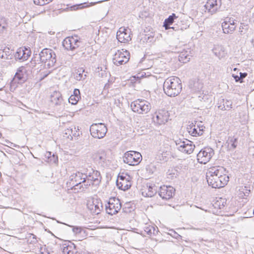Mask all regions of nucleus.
Returning a JSON list of instances; mask_svg holds the SVG:
<instances>
[{"label": "nucleus", "instance_id": "nucleus-1", "mask_svg": "<svg viewBox=\"0 0 254 254\" xmlns=\"http://www.w3.org/2000/svg\"><path fill=\"white\" fill-rule=\"evenodd\" d=\"M101 180L100 172L91 166L83 168L70 176V184L75 190L87 189L91 185L97 186Z\"/></svg>", "mask_w": 254, "mask_h": 254}, {"label": "nucleus", "instance_id": "nucleus-2", "mask_svg": "<svg viewBox=\"0 0 254 254\" xmlns=\"http://www.w3.org/2000/svg\"><path fill=\"white\" fill-rule=\"evenodd\" d=\"M225 172L226 170L223 167L214 166L209 168L206 173L208 185L215 189L224 187L227 184L229 179Z\"/></svg>", "mask_w": 254, "mask_h": 254}, {"label": "nucleus", "instance_id": "nucleus-3", "mask_svg": "<svg viewBox=\"0 0 254 254\" xmlns=\"http://www.w3.org/2000/svg\"><path fill=\"white\" fill-rule=\"evenodd\" d=\"M182 89L181 80L173 76L167 78L163 84V90L168 96L175 97L180 94Z\"/></svg>", "mask_w": 254, "mask_h": 254}, {"label": "nucleus", "instance_id": "nucleus-4", "mask_svg": "<svg viewBox=\"0 0 254 254\" xmlns=\"http://www.w3.org/2000/svg\"><path fill=\"white\" fill-rule=\"evenodd\" d=\"M37 59H39L38 64H44V67L47 68L53 67L57 61L55 53L48 48L43 49L37 56Z\"/></svg>", "mask_w": 254, "mask_h": 254}, {"label": "nucleus", "instance_id": "nucleus-5", "mask_svg": "<svg viewBox=\"0 0 254 254\" xmlns=\"http://www.w3.org/2000/svg\"><path fill=\"white\" fill-rule=\"evenodd\" d=\"M130 108L133 112L139 114H147L151 109L150 103L143 99H137L131 102Z\"/></svg>", "mask_w": 254, "mask_h": 254}, {"label": "nucleus", "instance_id": "nucleus-6", "mask_svg": "<svg viewBox=\"0 0 254 254\" xmlns=\"http://www.w3.org/2000/svg\"><path fill=\"white\" fill-rule=\"evenodd\" d=\"M142 160L141 154L135 151L126 152L123 156L124 162L130 166L138 165Z\"/></svg>", "mask_w": 254, "mask_h": 254}, {"label": "nucleus", "instance_id": "nucleus-7", "mask_svg": "<svg viewBox=\"0 0 254 254\" xmlns=\"http://www.w3.org/2000/svg\"><path fill=\"white\" fill-rule=\"evenodd\" d=\"M90 131L91 135L94 138L99 139L103 138L107 132L106 126L102 123L93 124L90 127Z\"/></svg>", "mask_w": 254, "mask_h": 254}, {"label": "nucleus", "instance_id": "nucleus-8", "mask_svg": "<svg viewBox=\"0 0 254 254\" xmlns=\"http://www.w3.org/2000/svg\"><path fill=\"white\" fill-rule=\"evenodd\" d=\"M122 207L120 200L116 197L110 198L105 205V209L108 214L113 215L117 213Z\"/></svg>", "mask_w": 254, "mask_h": 254}, {"label": "nucleus", "instance_id": "nucleus-9", "mask_svg": "<svg viewBox=\"0 0 254 254\" xmlns=\"http://www.w3.org/2000/svg\"><path fill=\"white\" fill-rule=\"evenodd\" d=\"M129 53L126 50H118L114 56L113 63L117 66L124 64L128 62L129 59Z\"/></svg>", "mask_w": 254, "mask_h": 254}, {"label": "nucleus", "instance_id": "nucleus-10", "mask_svg": "<svg viewBox=\"0 0 254 254\" xmlns=\"http://www.w3.org/2000/svg\"><path fill=\"white\" fill-rule=\"evenodd\" d=\"M214 154V150L210 147H204L197 154V160L200 164L208 162Z\"/></svg>", "mask_w": 254, "mask_h": 254}, {"label": "nucleus", "instance_id": "nucleus-11", "mask_svg": "<svg viewBox=\"0 0 254 254\" xmlns=\"http://www.w3.org/2000/svg\"><path fill=\"white\" fill-rule=\"evenodd\" d=\"M81 41L77 36L65 38L63 42V45L67 50L73 51L80 46Z\"/></svg>", "mask_w": 254, "mask_h": 254}, {"label": "nucleus", "instance_id": "nucleus-12", "mask_svg": "<svg viewBox=\"0 0 254 254\" xmlns=\"http://www.w3.org/2000/svg\"><path fill=\"white\" fill-rule=\"evenodd\" d=\"M28 70L29 69L26 66H21L17 69L13 80L11 82V91H12V85L15 82L19 81H25L27 79L28 74Z\"/></svg>", "mask_w": 254, "mask_h": 254}, {"label": "nucleus", "instance_id": "nucleus-13", "mask_svg": "<svg viewBox=\"0 0 254 254\" xmlns=\"http://www.w3.org/2000/svg\"><path fill=\"white\" fill-rule=\"evenodd\" d=\"M221 5V0H207L204 5V11L212 15L215 13Z\"/></svg>", "mask_w": 254, "mask_h": 254}, {"label": "nucleus", "instance_id": "nucleus-14", "mask_svg": "<svg viewBox=\"0 0 254 254\" xmlns=\"http://www.w3.org/2000/svg\"><path fill=\"white\" fill-rule=\"evenodd\" d=\"M191 143L189 140L187 141L180 140L176 142L177 148L179 151L189 154L193 152L195 147L194 145H192Z\"/></svg>", "mask_w": 254, "mask_h": 254}, {"label": "nucleus", "instance_id": "nucleus-15", "mask_svg": "<svg viewBox=\"0 0 254 254\" xmlns=\"http://www.w3.org/2000/svg\"><path fill=\"white\" fill-rule=\"evenodd\" d=\"M130 30L121 27L117 33V38L121 43H127L131 40Z\"/></svg>", "mask_w": 254, "mask_h": 254}, {"label": "nucleus", "instance_id": "nucleus-16", "mask_svg": "<svg viewBox=\"0 0 254 254\" xmlns=\"http://www.w3.org/2000/svg\"><path fill=\"white\" fill-rule=\"evenodd\" d=\"M237 21L233 18H229L222 23V28L225 34H231L237 27Z\"/></svg>", "mask_w": 254, "mask_h": 254}, {"label": "nucleus", "instance_id": "nucleus-17", "mask_svg": "<svg viewBox=\"0 0 254 254\" xmlns=\"http://www.w3.org/2000/svg\"><path fill=\"white\" fill-rule=\"evenodd\" d=\"M117 185L120 190L124 191L128 190L131 186L130 176H119L117 181Z\"/></svg>", "mask_w": 254, "mask_h": 254}, {"label": "nucleus", "instance_id": "nucleus-18", "mask_svg": "<svg viewBox=\"0 0 254 254\" xmlns=\"http://www.w3.org/2000/svg\"><path fill=\"white\" fill-rule=\"evenodd\" d=\"M87 207L91 213L93 214H98L103 209L102 203L101 200L93 199L91 202H88Z\"/></svg>", "mask_w": 254, "mask_h": 254}, {"label": "nucleus", "instance_id": "nucleus-19", "mask_svg": "<svg viewBox=\"0 0 254 254\" xmlns=\"http://www.w3.org/2000/svg\"><path fill=\"white\" fill-rule=\"evenodd\" d=\"M175 189L171 186L161 187L159 191V194L164 199H169L175 194Z\"/></svg>", "mask_w": 254, "mask_h": 254}, {"label": "nucleus", "instance_id": "nucleus-20", "mask_svg": "<svg viewBox=\"0 0 254 254\" xmlns=\"http://www.w3.org/2000/svg\"><path fill=\"white\" fill-rule=\"evenodd\" d=\"M31 51L29 48L21 47L17 50L15 54L14 57L16 59L24 61L28 59L31 55Z\"/></svg>", "mask_w": 254, "mask_h": 254}, {"label": "nucleus", "instance_id": "nucleus-21", "mask_svg": "<svg viewBox=\"0 0 254 254\" xmlns=\"http://www.w3.org/2000/svg\"><path fill=\"white\" fill-rule=\"evenodd\" d=\"M156 122L159 125L165 124L168 122L169 118V114L167 111L161 110L155 113Z\"/></svg>", "mask_w": 254, "mask_h": 254}, {"label": "nucleus", "instance_id": "nucleus-22", "mask_svg": "<svg viewBox=\"0 0 254 254\" xmlns=\"http://www.w3.org/2000/svg\"><path fill=\"white\" fill-rule=\"evenodd\" d=\"M191 52L190 49H184L181 52L179 56V60L180 62L186 63L188 62L192 57Z\"/></svg>", "mask_w": 254, "mask_h": 254}, {"label": "nucleus", "instance_id": "nucleus-23", "mask_svg": "<svg viewBox=\"0 0 254 254\" xmlns=\"http://www.w3.org/2000/svg\"><path fill=\"white\" fill-rule=\"evenodd\" d=\"M170 155V152L167 150L162 151L160 150L158 152L155 159L158 162H166L169 160Z\"/></svg>", "mask_w": 254, "mask_h": 254}, {"label": "nucleus", "instance_id": "nucleus-24", "mask_svg": "<svg viewBox=\"0 0 254 254\" xmlns=\"http://www.w3.org/2000/svg\"><path fill=\"white\" fill-rule=\"evenodd\" d=\"M51 101L56 106H61L63 104V99L60 92L55 91L51 96Z\"/></svg>", "mask_w": 254, "mask_h": 254}, {"label": "nucleus", "instance_id": "nucleus-25", "mask_svg": "<svg viewBox=\"0 0 254 254\" xmlns=\"http://www.w3.org/2000/svg\"><path fill=\"white\" fill-rule=\"evenodd\" d=\"M45 249L46 250L47 254H50L51 253H55L59 246L57 245L55 240L51 239L47 245H45Z\"/></svg>", "mask_w": 254, "mask_h": 254}, {"label": "nucleus", "instance_id": "nucleus-26", "mask_svg": "<svg viewBox=\"0 0 254 254\" xmlns=\"http://www.w3.org/2000/svg\"><path fill=\"white\" fill-rule=\"evenodd\" d=\"M178 17L175 14L173 13L170 15L167 18H166L163 23V26L165 27L166 30L170 29L171 25H173L175 22V19H177Z\"/></svg>", "mask_w": 254, "mask_h": 254}, {"label": "nucleus", "instance_id": "nucleus-27", "mask_svg": "<svg viewBox=\"0 0 254 254\" xmlns=\"http://www.w3.org/2000/svg\"><path fill=\"white\" fill-rule=\"evenodd\" d=\"M213 54L219 59L224 57L225 55V52L224 49L221 46H215L212 49Z\"/></svg>", "mask_w": 254, "mask_h": 254}, {"label": "nucleus", "instance_id": "nucleus-28", "mask_svg": "<svg viewBox=\"0 0 254 254\" xmlns=\"http://www.w3.org/2000/svg\"><path fill=\"white\" fill-rule=\"evenodd\" d=\"M188 132L192 136H196L197 135H200L202 134L201 130L199 128L198 130L197 128L195 127V126L192 123L187 127Z\"/></svg>", "mask_w": 254, "mask_h": 254}, {"label": "nucleus", "instance_id": "nucleus-29", "mask_svg": "<svg viewBox=\"0 0 254 254\" xmlns=\"http://www.w3.org/2000/svg\"><path fill=\"white\" fill-rule=\"evenodd\" d=\"M231 106L232 102L231 101L225 100L223 99L222 101H220V103H219L218 108L221 110H227L231 108Z\"/></svg>", "mask_w": 254, "mask_h": 254}, {"label": "nucleus", "instance_id": "nucleus-30", "mask_svg": "<svg viewBox=\"0 0 254 254\" xmlns=\"http://www.w3.org/2000/svg\"><path fill=\"white\" fill-rule=\"evenodd\" d=\"M227 143L230 150L235 149L238 145L237 138L230 137L227 141Z\"/></svg>", "mask_w": 254, "mask_h": 254}, {"label": "nucleus", "instance_id": "nucleus-31", "mask_svg": "<svg viewBox=\"0 0 254 254\" xmlns=\"http://www.w3.org/2000/svg\"><path fill=\"white\" fill-rule=\"evenodd\" d=\"M144 231L149 235H156L158 233V230L157 228L156 229L154 226L149 225L144 227Z\"/></svg>", "mask_w": 254, "mask_h": 254}, {"label": "nucleus", "instance_id": "nucleus-32", "mask_svg": "<svg viewBox=\"0 0 254 254\" xmlns=\"http://www.w3.org/2000/svg\"><path fill=\"white\" fill-rule=\"evenodd\" d=\"M95 159L97 161H99V163L101 164L104 163L106 159L105 152L104 151L98 152L96 154Z\"/></svg>", "mask_w": 254, "mask_h": 254}, {"label": "nucleus", "instance_id": "nucleus-33", "mask_svg": "<svg viewBox=\"0 0 254 254\" xmlns=\"http://www.w3.org/2000/svg\"><path fill=\"white\" fill-rule=\"evenodd\" d=\"M84 72V69L82 68H78L77 70L76 74L75 75V79L77 80L80 81L82 79H84L87 75L86 74L83 75V72Z\"/></svg>", "mask_w": 254, "mask_h": 254}, {"label": "nucleus", "instance_id": "nucleus-34", "mask_svg": "<svg viewBox=\"0 0 254 254\" xmlns=\"http://www.w3.org/2000/svg\"><path fill=\"white\" fill-rule=\"evenodd\" d=\"M37 54H34V57L32 58V60L30 61L29 63H28L26 66L29 69V68H34L36 67L37 63V62L39 61V59H37Z\"/></svg>", "mask_w": 254, "mask_h": 254}, {"label": "nucleus", "instance_id": "nucleus-35", "mask_svg": "<svg viewBox=\"0 0 254 254\" xmlns=\"http://www.w3.org/2000/svg\"><path fill=\"white\" fill-rule=\"evenodd\" d=\"M73 132V127H71L70 128H67L64 130V136L66 138L70 139V140L72 139V133Z\"/></svg>", "mask_w": 254, "mask_h": 254}, {"label": "nucleus", "instance_id": "nucleus-36", "mask_svg": "<svg viewBox=\"0 0 254 254\" xmlns=\"http://www.w3.org/2000/svg\"><path fill=\"white\" fill-rule=\"evenodd\" d=\"M62 253L63 254H74L72 247L70 246H64L62 248Z\"/></svg>", "mask_w": 254, "mask_h": 254}, {"label": "nucleus", "instance_id": "nucleus-37", "mask_svg": "<svg viewBox=\"0 0 254 254\" xmlns=\"http://www.w3.org/2000/svg\"><path fill=\"white\" fill-rule=\"evenodd\" d=\"M245 189H242L243 190H239V197H243L244 196H248L250 192V190L248 189L247 187H244Z\"/></svg>", "mask_w": 254, "mask_h": 254}, {"label": "nucleus", "instance_id": "nucleus-38", "mask_svg": "<svg viewBox=\"0 0 254 254\" xmlns=\"http://www.w3.org/2000/svg\"><path fill=\"white\" fill-rule=\"evenodd\" d=\"M148 191L146 193L148 197H152L156 193V190L152 187L149 186L148 188Z\"/></svg>", "mask_w": 254, "mask_h": 254}, {"label": "nucleus", "instance_id": "nucleus-39", "mask_svg": "<svg viewBox=\"0 0 254 254\" xmlns=\"http://www.w3.org/2000/svg\"><path fill=\"white\" fill-rule=\"evenodd\" d=\"M79 99L80 98H76V97L71 95L68 99V102L72 105H75L77 103Z\"/></svg>", "mask_w": 254, "mask_h": 254}, {"label": "nucleus", "instance_id": "nucleus-40", "mask_svg": "<svg viewBox=\"0 0 254 254\" xmlns=\"http://www.w3.org/2000/svg\"><path fill=\"white\" fill-rule=\"evenodd\" d=\"M48 159L49 161L51 163H57L58 162V157L54 154H53L52 156L49 157Z\"/></svg>", "mask_w": 254, "mask_h": 254}, {"label": "nucleus", "instance_id": "nucleus-41", "mask_svg": "<svg viewBox=\"0 0 254 254\" xmlns=\"http://www.w3.org/2000/svg\"><path fill=\"white\" fill-rule=\"evenodd\" d=\"M91 48H90V47H88L87 48V49H85V52H83L82 53V55H81V57L82 58H88L89 57V53H90V51L91 50Z\"/></svg>", "mask_w": 254, "mask_h": 254}, {"label": "nucleus", "instance_id": "nucleus-42", "mask_svg": "<svg viewBox=\"0 0 254 254\" xmlns=\"http://www.w3.org/2000/svg\"><path fill=\"white\" fill-rule=\"evenodd\" d=\"M178 176V172L176 170H172L171 172L168 174V178L173 179L176 178Z\"/></svg>", "mask_w": 254, "mask_h": 254}, {"label": "nucleus", "instance_id": "nucleus-43", "mask_svg": "<svg viewBox=\"0 0 254 254\" xmlns=\"http://www.w3.org/2000/svg\"><path fill=\"white\" fill-rule=\"evenodd\" d=\"M85 4H86V3H80V4H75V5H72V6H70L68 8H70V9L71 10H76V9H78L81 8L83 7L84 6H83V5Z\"/></svg>", "mask_w": 254, "mask_h": 254}, {"label": "nucleus", "instance_id": "nucleus-44", "mask_svg": "<svg viewBox=\"0 0 254 254\" xmlns=\"http://www.w3.org/2000/svg\"><path fill=\"white\" fill-rule=\"evenodd\" d=\"M224 199L220 198L219 200H217V202L215 203V204L218 205L219 206V209H222V207L225 206V205L224 204Z\"/></svg>", "mask_w": 254, "mask_h": 254}, {"label": "nucleus", "instance_id": "nucleus-45", "mask_svg": "<svg viewBox=\"0 0 254 254\" xmlns=\"http://www.w3.org/2000/svg\"><path fill=\"white\" fill-rule=\"evenodd\" d=\"M169 231L171 232V233H169V234L173 237L176 239H179L181 237V236L178 234L177 233H176L174 230L171 229Z\"/></svg>", "mask_w": 254, "mask_h": 254}, {"label": "nucleus", "instance_id": "nucleus-46", "mask_svg": "<svg viewBox=\"0 0 254 254\" xmlns=\"http://www.w3.org/2000/svg\"><path fill=\"white\" fill-rule=\"evenodd\" d=\"M170 29H173L175 31H183L184 30V27L182 26H179L177 25V26H175V25L173 26H171L170 27Z\"/></svg>", "mask_w": 254, "mask_h": 254}, {"label": "nucleus", "instance_id": "nucleus-47", "mask_svg": "<svg viewBox=\"0 0 254 254\" xmlns=\"http://www.w3.org/2000/svg\"><path fill=\"white\" fill-rule=\"evenodd\" d=\"M34 4L38 5H44L46 4L45 0H33Z\"/></svg>", "mask_w": 254, "mask_h": 254}, {"label": "nucleus", "instance_id": "nucleus-48", "mask_svg": "<svg viewBox=\"0 0 254 254\" xmlns=\"http://www.w3.org/2000/svg\"><path fill=\"white\" fill-rule=\"evenodd\" d=\"M5 81L3 80L2 78H0V91L2 90L3 89V88L5 87Z\"/></svg>", "mask_w": 254, "mask_h": 254}, {"label": "nucleus", "instance_id": "nucleus-49", "mask_svg": "<svg viewBox=\"0 0 254 254\" xmlns=\"http://www.w3.org/2000/svg\"><path fill=\"white\" fill-rule=\"evenodd\" d=\"M71 95L76 97V98H80L79 90L78 89H75L73 91V94Z\"/></svg>", "mask_w": 254, "mask_h": 254}, {"label": "nucleus", "instance_id": "nucleus-50", "mask_svg": "<svg viewBox=\"0 0 254 254\" xmlns=\"http://www.w3.org/2000/svg\"><path fill=\"white\" fill-rule=\"evenodd\" d=\"M240 76H239V82L242 83L243 82V79L245 78L247 76V73L246 72H240Z\"/></svg>", "mask_w": 254, "mask_h": 254}, {"label": "nucleus", "instance_id": "nucleus-51", "mask_svg": "<svg viewBox=\"0 0 254 254\" xmlns=\"http://www.w3.org/2000/svg\"><path fill=\"white\" fill-rule=\"evenodd\" d=\"M73 127V132H72V133L71 134L72 137L73 136H74V137L78 136L79 135V132H78L76 130V127Z\"/></svg>", "mask_w": 254, "mask_h": 254}, {"label": "nucleus", "instance_id": "nucleus-52", "mask_svg": "<svg viewBox=\"0 0 254 254\" xmlns=\"http://www.w3.org/2000/svg\"><path fill=\"white\" fill-rule=\"evenodd\" d=\"M32 238V240H31V243L36 244L38 242L37 240V238H36V235H35L33 234H31L30 236L29 237V238Z\"/></svg>", "mask_w": 254, "mask_h": 254}, {"label": "nucleus", "instance_id": "nucleus-53", "mask_svg": "<svg viewBox=\"0 0 254 254\" xmlns=\"http://www.w3.org/2000/svg\"><path fill=\"white\" fill-rule=\"evenodd\" d=\"M72 231L75 233H80L81 232V228L77 227H73Z\"/></svg>", "mask_w": 254, "mask_h": 254}, {"label": "nucleus", "instance_id": "nucleus-54", "mask_svg": "<svg viewBox=\"0 0 254 254\" xmlns=\"http://www.w3.org/2000/svg\"><path fill=\"white\" fill-rule=\"evenodd\" d=\"M5 29V27L4 25H2L1 23L0 22V34H1L3 32L4 30Z\"/></svg>", "mask_w": 254, "mask_h": 254}, {"label": "nucleus", "instance_id": "nucleus-55", "mask_svg": "<svg viewBox=\"0 0 254 254\" xmlns=\"http://www.w3.org/2000/svg\"><path fill=\"white\" fill-rule=\"evenodd\" d=\"M232 76L235 79L236 82H238V75L233 74Z\"/></svg>", "mask_w": 254, "mask_h": 254}, {"label": "nucleus", "instance_id": "nucleus-56", "mask_svg": "<svg viewBox=\"0 0 254 254\" xmlns=\"http://www.w3.org/2000/svg\"><path fill=\"white\" fill-rule=\"evenodd\" d=\"M245 26L246 27L245 28H244L243 27L242 28L243 29L245 30V31H244V34L245 33V32L248 30V26L246 25V26ZM240 32H241V34H242V33L243 32V31L241 30Z\"/></svg>", "mask_w": 254, "mask_h": 254}, {"label": "nucleus", "instance_id": "nucleus-57", "mask_svg": "<svg viewBox=\"0 0 254 254\" xmlns=\"http://www.w3.org/2000/svg\"><path fill=\"white\" fill-rule=\"evenodd\" d=\"M46 156H47L48 157V158H49V157L52 156V152H47Z\"/></svg>", "mask_w": 254, "mask_h": 254}, {"label": "nucleus", "instance_id": "nucleus-58", "mask_svg": "<svg viewBox=\"0 0 254 254\" xmlns=\"http://www.w3.org/2000/svg\"><path fill=\"white\" fill-rule=\"evenodd\" d=\"M53 0H45L46 4L49 3L50 2L52 1Z\"/></svg>", "mask_w": 254, "mask_h": 254}, {"label": "nucleus", "instance_id": "nucleus-59", "mask_svg": "<svg viewBox=\"0 0 254 254\" xmlns=\"http://www.w3.org/2000/svg\"><path fill=\"white\" fill-rule=\"evenodd\" d=\"M233 158L234 159H236V160H237V159L238 158V157H237V155H234V157H233Z\"/></svg>", "mask_w": 254, "mask_h": 254}, {"label": "nucleus", "instance_id": "nucleus-60", "mask_svg": "<svg viewBox=\"0 0 254 254\" xmlns=\"http://www.w3.org/2000/svg\"><path fill=\"white\" fill-rule=\"evenodd\" d=\"M237 69V68L236 67H235V68H234V69H233V70H234V71H235V70H236Z\"/></svg>", "mask_w": 254, "mask_h": 254}, {"label": "nucleus", "instance_id": "nucleus-61", "mask_svg": "<svg viewBox=\"0 0 254 254\" xmlns=\"http://www.w3.org/2000/svg\"><path fill=\"white\" fill-rule=\"evenodd\" d=\"M48 74H45V75L44 76V77H46L47 75H48Z\"/></svg>", "mask_w": 254, "mask_h": 254}, {"label": "nucleus", "instance_id": "nucleus-62", "mask_svg": "<svg viewBox=\"0 0 254 254\" xmlns=\"http://www.w3.org/2000/svg\"><path fill=\"white\" fill-rule=\"evenodd\" d=\"M52 235H53L55 237H56L54 235V234L52 233Z\"/></svg>", "mask_w": 254, "mask_h": 254}, {"label": "nucleus", "instance_id": "nucleus-63", "mask_svg": "<svg viewBox=\"0 0 254 254\" xmlns=\"http://www.w3.org/2000/svg\"><path fill=\"white\" fill-rule=\"evenodd\" d=\"M253 214H254V211H253Z\"/></svg>", "mask_w": 254, "mask_h": 254}]
</instances>
